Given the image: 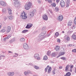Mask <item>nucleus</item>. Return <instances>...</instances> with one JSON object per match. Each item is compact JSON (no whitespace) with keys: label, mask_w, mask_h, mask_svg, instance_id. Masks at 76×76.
Segmentation results:
<instances>
[{"label":"nucleus","mask_w":76,"mask_h":76,"mask_svg":"<svg viewBox=\"0 0 76 76\" xmlns=\"http://www.w3.org/2000/svg\"><path fill=\"white\" fill-rule=\"evenodd\" d=\"M47 31H43L40 34L39 36V40L40 41H41L44 39L45 38L47 37L45 36V34H46Z\"/></svg>","instance_id":"1"},{"label":"nucleus","mask_w":76,"mask_h":76,"mask_svg":"<svg viewBox=\"0 0 76 76\" xmlns=\"http://www.w3.org/2000/svg\"><path fill=\"white\" fill-rule=\"evenodd\" d=\"M31 6L32 3L30 2H27L24 6V8L26 10H28L31 9Z\"/></svg>","instance_id":"2"},{"label":"nucleus","mask_w":76,"mask_h":76,"mask_svg":"<svg viewBox=\"0 0 76 76\" xmlns=\"http://www.w3.org/2000/svg\"><path fill=\"white\" fill-rule=\"evenodd\" d=\"M21 16L22 19L23 20H26V19H27V18L28 17L27 15H26V13L24 11L21 13Z\"/></svg>","instance_id":"3"},{"label":"nucleus","mask_w":76,"mask_h":76,"mask_svg":"<svg viewBox=\"0 0 76 76\" xmlns=\"http://www.w3.org/2000/svg\"><path fill=\"white\" fill-rule=\"evenodd\" d=\"M20 3L19 2H17V1H15L14 3V6L15 7H20Z\"/></svg>","instance_id":"4"},{"label":"nucleus","mask_w":76,"mask_h":76,"mask_svg":"<svg viewBox=\"0 0 76 76\" xmlns=\"http://www.w3.org/2000/svg\"><path fill=\"white\" fill-rule=\"evenodd\" d=\"M50 67V66H48L45 69V72H47V70H48V69L49 68L48 71V73H50L51 72V67Z\"/></svg>","instance_id":"5"},{"label":"nucleus","mask_w":76,"mask_h":76,"mask_svg":"<svg viewBox=\"0 0 76 76\" xmlns=\"http://www.w3.org/2000/svg\"><path fill=\"white\" fill-rule=\"evenodd\" d=\"M34 58L35 59H36L37 60H40L41 58L39 57V55L38 54H35L34 55Z\"/></svg>","instance_id":"6"},{"label":"nucleus","mask_w":76,"mask_h":76,"mask_svg":"<svg viewBox=\"0 0 76 76\" xmlns=\"http://www.w3.org/2000/svg\"><path fill=\"white\" fill-rule=\"evenodd\" d=\"M0 4L1 6L4 7H5L7 6V3L4 1H0Z\"/></svg>","instance_id":"7"},{"label":"nucleus","mask_w":76,"mask_h":76,"mask_svg":"<svg viewBox=\"0 0 76 76\" xmlns=\"http://www.w3.org/2000/svg\"><path fill=\"white\" fill-rule=\"evenodd\" d=\"M35 12H36V10H34L33 11L31 12L30 16L31 17V18H33Z\"/></svg>","instance_id":"8"},{"label":"nucleus","mask_w":76,"mask_h":76,"mask_svg":"<svg viewBox=\"0 0 76 76\" xmlns=\"http://www.w3.org/2000/svg\"><path fill=\"white\" fill-rule=\"evenodd\" d=\"M23 48L26 50H29V46L26 43H24L23 45Z\"/></svg>","instance_id":"9"},{"label":"nucleus","mask_w":76,"mask_h":76,"mask_svg":"<svg viewBox=\"0 0 76 76\" xmlns=\"http://www.w3.org/2000/svg\"><path fill=\"white\" fill-rule=\"evenodd\" d=\"M63 19V16L62 15L58 16L57 18L58 20L59 21V22L62 21Z\"/></svg>","instance_id":"10"},{"label":"nucleus","mask_w":76,"mask_h":76,"mask_svg":"<svg viewBox=\"0 0 76 76\" xmlns=\"http://www.w3.org/2000/svg\"><path fill=\"white\" fill-rule=\"evenodd\" d=\"M33 26V24L31 23H28L27 24L26 26V28L27 29H29Z\"/></svg>","instance_id":"11"},{"label":"nucleus","mask_w":76,"mask_h":76,"mask_svg":"<svg viewBox=\"0 0 76 76\" xmlns=\"http://www.w3.org/2000/svg\"><path fill=\"white\" fill-rule=\"evenodd\" d=\"M6 31H7V27H5L3 28L0 31V33H4V32H5Z\"/></svg>","instance_id":"12"},{"label":"nucleus","mask_w":76,"mask_h":76,"mask_svg":"<svg viewBox=\"0 0 76 76\" xmlns=\"http://www.w3.org/2000/svg\"><path fill=\"white\" fill-rule=\"evenodd\" d=\"M7 75L9 76H13L15 75V72H9L7 73Z\"/></svg>","instance_id":"13"},{"label":"nucleus","mask_w":76,"mask_h":76,"mask_svg":"<svg viewBox=\"0 0 76 76\" xmlns=\"http://www.w3.org/2000/svg\"><path fill=\"white\" fill-rule=\"evenodd\" d=\"M43 19L44 20H48V17L47 15H45V14H44L42 16Z\"/></svg>","instance_id":"14"},{"label":"nucleus","mask_w":76,"mask_h":76,"mask_svg":"<svg viewBox=\"0 0 76 76\" xmlns=\"http://www.w3.org/2000/svg\"><path fill=\"white\" fill-rule=\"evenodd\" d=\"M60 3L61 4V7H64V5H65V3H64V1L63 0L61 1H60Z\"/></svg>","instance_id":"15"},{"label":"nucleus","mask_w":76,"mask_h":76,"mask_svg":"<svg viewBox=\"0 0 76 76\" xmlns=\"http://www.w3.org/2000/svg\"><path fill=\"white\" fill-rule=\"evenodd\" d=\"M8 13L10 15H12V10L10 9H8Z\"/></svg>","instance_id":"16"},{"label":"nucleus","mask_w":76,"mask_h":76,"mask_svg":"<svg viewBox=\"0 0 76 76\" xmlns=\"http://www.w3.org/2000/svg\"><path fill=\"white\" fill-rule=\"evenodd\" d=\"M7 32L9 33L11 29V27L10 26H8L7 28Z\"/></svg>","instance_id":"17"},{"label":"nucleus","mask_w":76,"mask_h":76,"mask_svg":"<svg viewBox=\"0 0 76 76\" xmlns=\"http://www.w3.org/2000/svg\"><path fill=\"white\" fill-rule=\"evenodd\" d=\"M55 49L56 51H58V50H60V47L58 46H56L55 48Z\"/></svg>","instance_id":"18"},{"label":"nucleus","mask_w":76,"mask_h":76,"mask_svg":"<svg viewBox=\"0 0 76 76\" xmlns=\"http://www.w3.org/2000/svg\"><path fill=\"white\" fill-rule=\"evenodd\" d=\"M72 25V21L71 20H69L68 23V26H71Z\"/></svg>","instance_id":"19"},{"label":"nucleus","mask_w":76,"mask_h":76,"mask_svg":"<svg viewBox=\"0 0 76 76\" xmlns=\"http://www.w3.org/2000/svg\"><path fill=\"white\" fill-rule=\"evenodd\" d=\"M70 4V0H67L66 1V7H68Z\"/></svg>","instance_id":"20"},{"label":"nucleus","mask_w":76,"mask_h":76,"mask_svg":"<svg viewBox=\"0 0 76 76\" xmlns=\"http://www.w3.org/2000/svg\"><path fill=\"white\" fill-rule=\"evenodd\" d=\"M31 73V71H28L27 72H25L24 73V75H28V74H29V73Z\"/></svg>","instance_id":"21"},{"label":"nucleus","mask_w":76,"mask_h":76,"mask_svg":"<svg viewBox=\"0 0 76 76\" xmlns=\"http://www.w3.org/2000/svg\"><path fill=\"white\" fill-rule=\"evenodd\" d=\"M51 57H56V53L55 52L51 54Z\"/></svg>","instance_id":"22"},{"label":"nucleus","mask_w":76,"mask_h":76,"mask_svg":"<svg viewBox=\"0 0 76 76\" xmlns=\"http://www.w3.org/2000/svg\"><path fill=\"white\" fill-rule=\"evenodd\" d=\"M55 12H58V11H59V8H58V7H55Z\"/></svg>","instance_id":"23"},{"label":"nucleus","mask_w":76,"mask_h":76,"mask_svg":"<svg viewBox=\"0 0 76 76\" xmlns=\"http://www.w3.org/2000/svg\"><path fill=\"white\" fill-rule=\"evenodd\" d=\"M20 42H25V39L24 38H22L20 39Z\"/></svg>","instance_id":"24"},{"label":"nucleus","mask_w":76,"mask_h":76,"mask_svg":"<svg viewBox=\"0 0 76 76\" xmlns=\"http://www.w3.org/2000/svg\"><path fill=\"white\" fill-rule=\"evenodd\" d=\"M64 54H65V53H64V52H60L59 54V57H60V56H62V55Z\"/></svg>","instance_id":"25"},{"label":"nucleus","mask_w":76,"mask_h":76,"mask_svg":"<svg viewBox=\"0 0 76 76\" xmlns=\"http://www.w3.org/2000/svg\"><path fill=\"white\" fill-rule=\"evenodd\" d=\"M47 59H48V57H47V56L45 55L44 56L43 59L44 60H47Z\"/></svg>","instance_id":"26"},{"label":"nucleus","mask_w":76,"mask_h":76,"mask_svg":"<svg viewBox=\"0 0 76 76\" xmlns=\"http://www.w3.org/2000/svg\"><path fill=\"white\" fill-rule=\"evenodd\" d=\"M72 38L73 39H76V36L75 34H73L72 35Z\"/></svg>","instance_id":"27"},{"label":"nucleus","mask_w":76,"mask_h":76,"mask_svg":"<svg viewBox=\"0 0 76 76\" xmlns=\"http://www.w3.org/2000/svg\"><path fill=\"white\" fill-rule=\"evenodd\" d=\"M71 75V73L70 72H68L65 75V76H70Z\"/></svg>","instance_id":"28"},{"label":"nucleus","mask_w":76,"mask_h":76,"mask_svg":"<svg viewBox=\"0 0 76 76\" xmlns=\"http://www.w3.org/2000/svg\"><path fill=\"white\" fill-rule=\"evenodd\" d=\"M47 54L48 56H51V51H48L47 52Z\"/></svg>","instance_id":"29"},{"label":"nucleus","mask_w":76,"mask_h":76,"mask_svg":"<svg viewBox=\"0 0 76 76\" xmlns=\"http://www.w3.org/2000/svg\"><path fill=\"white\" fill-rule=\"evenodd\" d=\"M28 31V30H24L22 31V33H26V32H27Z\"/></svg>","instance_id":"30"},{"label":"nucleus","mask_w":76,"mask_h":76,"mask_svg":"<svg viewBox=\"0 0 76 76\" xmlns=\"http://www.w3.org/2000/svg\"><path fill=\"white\" fill-rule=\"evenodd\" d=\"M14 18L13 16H10L9 17V19L10 20H13Z\"/></svg>","instance_id":"31"},{"label":"nucleus","mask_w":76,"mask_h":76,"mask_svg":"<svg viewBox=\"0 0 76 76\" xmlns=\"http://www.w3.org/2000/svg\"><path fill=\"white\" fill-rule=\"evenodd\" d=\"M55 35L56 37H58V35H59V33L58 32H56V33H55Z\"/></svg>","instance_id":"32"},{"label":"nucleus","mask_w":76,"mask_h":76,"mask_svg":"<svg viewBox=\"0 0 76 76\" xmlns=\"http://www.w3.org/2000/svg\"><path fill=\"white\" fill-rule=\"evenodd\" d=\"M51 5L53 7H56V3H53L51 4Z\"/></svg>","instance_id":"33"},{"label":"nucleus","mask_w":76,"mask_h":76,"mask_svg":"<svg viewBox=\"0 0 76 76\" xmlns=\"http://www.w3.org/2000/svg\"><path fill=\"white\" fill-rule=\"evenodd\" d=\"M14 54H15V55L13 56V57H18V54L16 53H15Z\"/></svg>","instance_id":"34"},{"label":"nucleus","mask_w":76,"mask_h":76,"mask_svg":"<svg viewBox=\"0 0 76 76\" xmlns=\"http://www.w3.org/2000/svg\"><path fill=\"white\" fill-rule=\"evenodd\" d=\"M2 12H4H4H6V8H4L2 10Z\"/></svg>","instance_id":"35"},{"label":"nucleus","mask_w":76,"mask_h":76,"mask_svg":"<svg viewBox=\"0 0 76 76\" xmlns=\"http://www.w3.org/2000/svg\"><path fill=\"white\" fill-rule=\"evenodd\" d=\"M66 39L68 41H69L70 40V37H67L66 38Z\"/></svg>","instance_id":"36"},{"label":"nucleus","mask_w":76,"mask_h":76,"mask_svg":"<svg viewBox=\"0 0 76 76\" xmlns=\"http://www.w3.org/2000/svg\"><path fill=\"white\" fill-rule=\"evenodd\" d=\"M34 68H35V69H39V67L37 66H34Z\"/></svg>","instance_id":"37"},{"label":"nucleus","mask_w":76,"mask_h":76,"mask_svg":"<svg viewBox=\"0 0 76 76\" xmlns=\"http://www.w3.org/2000/svg\"><path fill=\"white\" fill-rule=\"evenodd\" d=\"M74 22L75 24V25H76V17L75 18Z\"/></svg>","instance_id":"38"},{"label":"nucleus","mask_w":76,"mask_h":76,"mask_svg":"<svg viewBox=\"0 0 76 76\" xmlns=\"http://www.w3.org/2000/svg\"><path fill=\"white\" fill-rule=\"evenodd\" d=\"M72 52L73 53H76V49H74L72 50Z\"/></svg>","instance_id":"39"},{"label":"nucleus","mask_w":76,"mask_h":76,"mask_svg":"<svg viewBox=\"0 0 76 76\" xmlns=\"http://www.w3.org/2000/svg\"><path fill=\"white\" fill-rule=\"evenodd\" d=\"M61 59H62V60H66V58L65 57H62L61 58Z\"/></svg>","instance_id":"40"},{"label":"nucleus","mask_w":76,"mask_h":76,"mask_svg":"<svg viewBox=\"0 0 76 76\" xmlns=\"http://www.w3.org/2000/svg\"><path fill=\"white\" fill-rule=\"evenodd\" d=\"M4 20H6L7 19V18L6 16H5L4 18Z\"/></svg>","instance_id":"41"},{"label":"nucleus","mask_w":76,"mask_h":76,"mask_svg":"<svg viewBox=\"0 0 76 76\" xmlns=\"http://www.w3.org/2000/svg\"><path fill=\"white\" fill-rule=\"evenodd\" d=\"M61 48L62 49H63L64 51H65V50H66V47H63Z\"/></svg>","instance_id":"42"},{"label":"nucleus","mask_w":76,"mask_h":76,"mask_svg":"<svg viewBox=\"0 0 76 76\" xmlns=\"http://www.w3.org/2000/svg\"><path fill=\"white\" fill-rule=\"evenodd\" d=\"M57 42H60V40L59 39H57Z\"/></svg>","instance_id":"43"},{"label":"nucleus","mask_w":76,"mask_h":76,"mask_svg":"<svg viewBox=\"0 0 76 76\" xmlns=\"http://www.w3.org/2000/svg\"><path fill=\"white\" fill-rule=\"evenodd\" d=\"M69 67H70V65H67L66 66V68H67L68 69H69Z\"/></svg>","instance_id":"44"},{"label":"nucleus","mask_w":76,"mask_h":76,"mask_svg":"<svg viewBox=\"0 0 76 76\" xmlns=\"http://www.w3.org/2000/svg\"><path fill=\"white\" fill-rule=\"evenodd\" d=\"M65 71H66V72H68V71H69V68H67L66 67Z\"/></svg>","instance_id":"45"},{"label":"nucleus","mask_w":76,"mask_h":76,"mask_svg":"<svg viewBox=\"0 0 76 76\" xmlns=\"http://www.w3.org/2000/svg\"><path fill=\"white\" fill-rule=\"evenodd\" d=\"M48 3H52V0H48Z\"/></svg>","instance_id":"46"},{"label":"nucleus","mask_w":76,"mask_h":76,"mask_svg":"<svg viewBox=\"0 0 76 76\" xmlns=\"http://www.w3.org/2000/svg\"><path fill=\"white\" fill-rule=\"evenodd\" d=\"M10 43H12L13 42V40L12 39L10 40L9 41Z\"/></svg>","instance_id":"47"},{"label":"nucleus","mask_w":76,"mask_h":76,"mask_svg":"<svg viewBox=\"0 0 76 76\" xmlns=\"http://www.w3.org/2000/svg\"><path fill=\"white\" fill-rule=\"evenodd\" d=\"M8 53H11L12 54V53H13V52H12L11 51H8Z\"/></svg>","instance_id":"48"},{"label":"nucleus","mask_w":76,"mask_h":76,"mask_svg":"<svg viewBox=\"0 0 76 76\" xmlns=\"http://www.w3.org/2000/svg\"><path fill=\"white\" fill-rule=\"evenodd\" d=\"M29 65H30V66H33V65L31 63H30L28 64Z\"/></svg>","instance_id":"49"},{"label":"nucleus","mask_w":76,"mask_h":76,"mask_svg":"<svg viewBox=\"0 0 76 76\" xmlns=\"http://www.w3.org/2000/svg\"><path fill=\"white\" fill-rule=\"evenodd\" d=\"M1 57H6V56L4 55H1Z\"/></svg>","instance_id":"50"},{"label":"nucleus","mask_w":76,"mask_h":76,"mask_svg":"<svg viewBox=\"0 0 76 76\" xmlns=\"http://www.w3.org/2000/svg\"><path fill=\"white\" fill-rule=\"evenodd\" d=\"M38 2L39 3H41V1L40 0H38Z\"/></svg>","instance_id":"51"},{"label":"nucleus","mask_w":76,"mask_h":76,"mask_svg":"<svg viewBox=\"0 0 76 76\" xmlns=\"http://www.w3.org/2000/svg\"><path fill=\"white\" fill-rule=\"evenodd\" d=\"M74 67V66H73V65H72V66H71L70 68H71V69H72L73 68V67Z\"/></svg>","instance_id":"52"},{"label":"nucleus","mask_w":76,"mask_h":76,"mask_svg":"<svg viewBox=\"0 0 76 76\" xmlns=\"http://www.w3.org/2000/svg\"><path fill=\"white\" fill-rule=\"evenodd\" d=\"M72 28L73 29H75V26H72Z\"/></svg>","instance_id":"53"},{"label":"nucleus","mask_w":76,"mask_h":76,"mask_svg":"<svg viewBox=\"0 0 76 76\" xmlns=\"http://www.w3.org/2000/svg\"><path fill=\"white\" fill-rule=\"evenodd\" d=\"M60 1V0H56V3H58Z\"/></svg>","instance_id":"54"},{"label":"nucleus","mask_w":76,"mask_h":76,"mask_svg":"<svg viewBox=\"0 0 76 76\" xmlns=\"http://www.w3.org/2000/svg\"><path fill=\"white\" fill-rule=\"evenodd\" d=\"M62 68H63V67H62L61 66H60L59 67V69H61Z\"/></svg>","instance_id":"55"},{"label":"nucleus","mask_w":76,"mask_h":76,"mask_svg":"<svg viewBox=\"0 0 76 76\" xmlns=\"http://www.w3.org/2000/svg\"><path fill=\"white\" fill-rule=\"evenodd\" d=\"M53 74H56V73L55 72V71H53Z\"/></svg>","instance_id":"56"},{"label":"nucleus","mask_w":76,"mask_h":76,"mask_svg":"<svg viewBox=\"0 0 76 76\" xmlns=\"http://www.w3.org/2000/svg\"><path fill=\"white\" fill-rule=\"evenodd\" d=\"M70 72H72V69H70Z\"/></svg>","instance_id":"57"},{"label":"nucleus","mask_w":76,"mask_h":76,"mask_svg":"<svg viewBox=\"0 0 76 76\" xmlns=\"http://www.w3.org/2000/svg\"><path fill=\"white\" fill-rule=\"evenodd\" d=\"M50 34H47L46 35L47 37H49V36H50Z\"/></svg>","instance_id":"58"},{"label":"nucleus","mask_w":76,"mask_h":76,"mask_svg":"<svg viewBox=\"0 0 76 76\" xmlns=\"http://www.w3.org/2000/svg\"><path fill=\"white\" fill-rule=\"evenodd\" d=\"M2 58V57L0 56V60H1V59Z\"/></svg>","instance_id":"59"},{"label":"nucleus","mask_w":76,"mask_h":76,"mask_svg":"<svg viewBox=\"0 0 76 76\" xmlns=\"http://www.w3.org/2000/svg\"><path fill=\"white\" fill-rule=\"evenodd\" d=\"M6 39V38H4V41H5Z\"/></svg>","instance_id":"60"},{"label":"nucleus","mask_w":76,"mask_h":76,"mask_svg":"<svg viewBox=\"0 0 76 76\" xmlns=\"http://www.w3.org/2000/svg\"><path fill=\"white\" fill-rule=\"evenodd\" d=\"M13 1H18V0H13Z\"/></svg>","instance_id":"61"},{"label":"nucleus","mask_w":76,"mask_h":76,"mask_svg":"<svg viewBox=\"0 0 76 76\" xmlns=\"http://www.w3.org/2000/svg\"><path fill=\"white\" fill-rule=\"evenodd\" d=\"M1 25H0V29L1 28Z\"/></svg>","instance_id":"62"},{"label":"nucleus","mask_w":76,"mask_h":76,"mask_svg":"<svg viewBox=\"0 0 76 76\" xmlns=\"http://www.w3.org/2000/svg\"><path fill=\"white\" fill-rule=\"evenodd\" d=\"M10 36H8L7 38H10Z\"/></svg>","instance_id":"63"},{"label":"nucleus","mask_w":76,"mask_h":76,"mask_svg":"<svg viewBox=\"0 0 76 76\" xmlns=\"http://www.w3.org/2000/svg\"><path fill=\"white\" fill-rule=\"evenodd\" d=\"M75 73H76V68H75Z\"/></svg>","instance_id":"64"}]
</instances>
